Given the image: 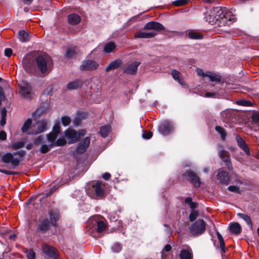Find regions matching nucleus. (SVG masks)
I'll return each mask as SVG.
<instances>
[{"instance_id": "nucleus-27", "label": "nucleus", "mask_w": 259, "mask_h": 259, "mask_svg": "<svg viewBox=\"0 0 259 259\" xmlns=\"http://www.w3.org/2000/svg\"><path fill=\"white\" fill-rule=\"evenodd\" d=\"M229 230L231 233L238 235L241 231V227L238 223H232L230 224Z\"/></svg>"}, {"instance_id": "nucleus-11", "label": "nucleus", "mask_w": 259, "mask_h": 259, "mask_svg": "<svg viewBox=\"0 0 259 259\" xmlns=\"http://www.w3.org/2000/svg\"><path fill=\"white\" fill-rule=\"evenodd\" d=\"M140 64L141 62L137 61L128 62L124 65L123 72L128 74L134 75L137 73L138 67Z\"/></svg>"}, {"instance_id": "nucleus-59", "label": "nucleus", "mask_w": 259, "mask_h": 259, "mask_svg": "<svg viewBox=\"0 0 259 259\" xmlns=\"http://www.w3.org/2000/svg\"><path fill=\"white\" fill-rule=\"evenodd\" d=\"M102 177L104 180H108L111 177V175L109 172H106L103 175Z\"/></svg>"}, {"instance_id": "nucleus-33", "label": "nucleus", "mask_w": 259, "mask_h": 259, "mask_svg": "<svg viewBox=\"0 0 259 259\" xmlns=\"http://www.w3.org/2000/svg\"><path fill=\"white\" fill-rule=\"evenodd\" d=\"M232 111L231 109H226L221 113V115L224 122H227L232 116Z\"/></svg>"}, {"instance_id": "nucleus-15", "label": "nucleus", "mask_w": 259, "mask_h": 259, "mask_svg": "<svg viewBox=\"0 0 259 259\" xmlns=\"http://www.w3.org/2000/svg\"><path fill=\"white\" fill-rule=\"evenodd\" d=\"M42 250L46 255L57 259L58 253L57 250L53 247L47 244H44L42 246Z\"/></svg>"}, {"instance_id": "nucleus-34", "label": "nucleus", "mask_w": 259, "mask_h": 259, "mask_svg": "<svg viewBox=\"0 0 259 259\" xmlns=\"http://www.w3.org/2000/svg\"><path fill=\"white\" fill-rule=\"evenodd\" d=\"M110 131L111 126L110 125H104L100 127L99 133L102 137L106 138Z\"/></svg>"}, {"instance_id": "nucleus-52", "label": "nucleus", "mask_w": 259, "mask_h": 259, "mask_svg": "<svg viewBox=\"0 0 259 259\" xmlns=\"http://www.w3.org/2000/svg\"><path fill=\"white\" fill-rule=\"evenodd\" d=\"M228 190L231 192H239V187L237 186H230Z\"/></svg>"}, {"instance_id": "nucleus-32", "label": "nucleus", "mask_w": 259, "mask_h": 259, "mask_svg": "<svg viewBox=\"0 0 259 259\" xmlns=\"http://www.w3.org/2000/svg\"><path fill=\"white\" fill-rule=\"evenodd\" d=\"M237 215L246 223L251 230L253 229V226L250 217L243 213H238Z\"/></svg>"}, {"instance_id": "nucleus-3", "label": "nucleus", "mask_w": 259, "mask_h": 259, "mask_svg": "<svg viewBox=\"0 0 259 259\" xmlns=\"http://www.w3.org/2000/svg\"><path fill=\"white\" fill-rule=\"evenodd\" d=\"M87 193L93 199H101L106 195L105 186L101 182H97L93 185L92 189L88 190Z\"/></svg>"}, {"instance_id": "nucleus-61", "label": "nucleus", "mask_w": 259, "mask_h": 259, "mask_svg": "<svg viewBox=\"0 0 259 259\" xmlns=\"http://www.w3.org/2000/svg\"><path fill=\"white\" fill-rule=\"evenodd\" d=\"M58 187L56 185L53 186L52 189L50 190V192L49 193L47 194V196L51 195L52 193H53L55 191H56L58 189Z\"/></svg>"}, {"instance_id": "nucleus-49", "label": "nucleus", "mask_w": 259, "mask_h": 259, "mask_svg": "<svg viewBox=\"0 0 259 259\" xmlns=\"http://www.w3.org/2000/svg\"><path fill=\"white\" fill-rule=\"evenodd\" d=\"M75 54V51L73 49H68L66 52V56L68 58H72Z\"/></svg>"}, {"instance_id": "nucleus-56", "label": "nucleus", "mask_w": 259, "mask_h": 259, "mask_svg": "<svg viewBox=\"0 0 259 259\" xmlns=\"http://www.w3.org/2000/svg\"><path fill=\"white\" fill-rule=\"evenodd\" d=\"M196 72L198 75L205 77V72H204L202 69L197 68L196 69Z\"/></svg>"}, {"instance_id": "nucleus-50", "label": "nucleus", "mask_w": 259, "mask_h": 259, "mask_svg": "<svg viewBox=\"0 0 259 259\" xmlns=\"http://www.w3.org/2000/svg\"><path fill=\"white\" fill-rule=\"evenodd\" d=\"M24 146L23 142H17L13 144V148L14 149H18L22 148Z\"/></svg>"}, {"instance_id": "nucleus-47", "label": "nucleus", "mask_w": 259, "mask_h": 259, "mask_svg": "<svg viewBox=\"0 0 259 259\" xmlns=\"http://www.w3.org/2000/svg\"><path fill=\"white\" fill-rule=\"evenodd\" d=\"M120 250H121L120 245L118 243H115L111 247V250L113 252L118 253L120 251Z\"/></svg>"}, {"instance_id": "nucleus-53", "label": "nucleus", "mask_w": 259, "mask_h": 259, "mask_svg": "<svg viewBox=\"0 0 259 259\" xmlns=\"http://www.w3.org/2000/svg\"><path fill=\"white\" fill-rule=\"evenodd\" d=\"M152 136V133L151 132H147L142 134V138L144 139H149Z\"/></svg>"}, {"instance_id": "nucleus-16", "label": "nucleus", "mask_w": 259, "mask_h": 259, "mask_svg": "<svg viewBox=\"0 0 259 259\" xmlns=\"http://www.w3.org/2000/svg\"><path fill=\"white\" fill-rule=\"evenodd\" d=\"M217 178L220 183L224 185H228L230 179L228 173L221 169L218 170Z\"/></svg>"}, {"instance_id": "nucleus-9", "label": "nucleus", "mask_w": 259, "mask_h": 259, "mask_svg": "<svg viewBox=\"0 0 259 259\" xmlns=\"http://www.w3.org/2000/svg\"><path fill=\"white\" fill-rule=\"evenodd\" d=\"M34 144L36 146L41 145L39 151L43 154L49 152L53 147L50 144H46V139L44 135L39 136L37 138L35 139L34 140Z\"/></svg>"}, {"instance_id": "nucleus-13", "label": "nucleus", "mask_w": 259, "mask_h": 259, "mask_svg": "<svg viewBox=\"0 0 259 259\" xmlns=\"http://www.w3.org/2000/svg\"><path fill=\"white\" fill-rule=\"evenodd\" d=\"M19 86L22 96L25 98L30 99L32 96L31 85L27 82L22 81Z\"/></svg>"}, {"instance_id": "nucleus-7", "label": "nucleus", "mask_w": 259, "mask_h": 259, "mask_svg": "<svg viewBox=\"0 0 259 259\" xmlns=\"http://www.w3.org/2000/svg\"><path fill=\"white\" fill-rule=\"evenodd\" d=\"M1 161L6 164L10 163L12 168H15L19 165L21 160L19 158H14L13 153L7 152L1 156Z\"/></svg>"}, {"instance_id": "nucleus-35", "label": "nucleus", "mask_w": 259, "mask_h": 259, "mask_svg": "<svg viewBox=\"0 0 259 259\" xmlns=\"http://www.w3.org/2000/svg\"><path fill=\"white\" fill-rule=\"evenodd\" d=\"M217 235L218 239L220 241V247L221 249V253L222 254L223 253H225L226 252L225 242L222 236L218 231L217 232Z\"/></svg>"}, {"instance_id": "nucleus-21", "label": "nucleus", "mask_w": 259, "mask_h": 259, "mask_svg": "<svg viewBox=\"0 0 259 259\" xmlns=\"http://www.w3.org/2000/svg\"><path fill=\"white\" fill-rule=\"evenodd\" d=\"M144 29L146 30H154L155 31L162 30L164 29V26L160 23L151 21L147 23L144 26Z\"/></svg>"}, {"instance_id": "nucleus-42", "label": "nucleus", "mask_w": 259, "mask_h": 259, "mask_svg": "<svg viewBox=\"0 0 259 259\" xmlns=\"http://www.w3.org/2000/svg\"><path fill=\"white\" fill-rule=\"evenodd\" d=\"M66 141L65 139L62 137L56 140L55 144L54 145V147L56 146H62L66 144Z\"/></svg>"}, {"instance_id": "nucleus-64", "label": "nucleus", "mask_w": 259, "mask_h": 259, "mask_svg": "<svg viewBox=\"0 0 259 259\" xmlns=\"http://www.w3.org/2000/svg\"><path fill=\"white\" fill-rule=\"evenodd\" d=\"M6 123V117H1V120L0 121V123L1 126H4Z\"/></svg>"}, {"instance_id": "nucleus-23", "label": "nucleus", "mask_w": 259, "mask_h": 259, "mask_svg": "<svg viewBox=\"0 0 259 259\" xmlns=\"http://www.w3.org/2000/svg\"><path fill=\"white\" fill-rule=\"evenodd\" d=\"M50 223L52 226L56 227V221L59 219V211L57 209L51 210L49 212Z\"/></svg>"}, {"instance_id": "nucleus-6", "label": "nucleus", "mask_w": 259, "mask_h": 259, "mask_svg": "<svg viewBox=\"0 0 259 259\" xmlns=\"http://www.w3.org/2000/svg\"><path fill=\"white\" fill-rule=\"evenodd\" d=\"M175 125L173 122L170 120H164L158 126V132L163 136H167L173 133Z\"/></svg>"}, {"instance_id": "nucleus-17", "label": "nucleus", "mask_w": 259, "mask_h": 259, "mask_svg": "<svg viewBox=\"0 0 259 259\" xmlns=\"http://www.w3.org/2000/svg\"><path fill=\"white\" fill-rule=\"evenodd\" d=\"M193 251L189 246L183 247L180 250L179 257L180 259H193Z\"/></svg>"}, {"instance_id": "nucleus-43", "label": "nucleus", "mask_w": 259, "mask_h": 259, "mask_svg": "<svg viewBox=\"0 0 259 259\" xmlns=\"http://www.w3.org/2000/svg\"><path fill=\"white\" fill-rule=\"evenodd\" d=\"M61 121L62 124L64 126H68L70 124L71 121L70 118L67 116H62L61 118Z\"/></svg>"}, {"instance_id": "nucleus-20", "label": "nucleus", "mask_w": 259, "mask_h": 259, "mask_svg": "<svg viewBox=\"0 0 259 259\" xmlns=\"http://www.w3.org/2000/svg\"><path fill=\"white\" fill-rule=\"evenodd\" d=\"M91 142V138L87 137L81 141L78 145L76 148V152L78 153H84L89 147Z\"/></svg>"}, {"instance_id": "nucleus-14", "label": "nucleus", "mask_w": 259, "mask_h": 259, "mask_svg": "<svg viewBox=\"0 0 259 259\" xmlns=\"http://www.w3.org/2000/svg\"><path fill=\"white\" fill-rule=\"evenodd\" d=\"M219 155L222 159L225 162L228 169L232 170L233 167L231 162L229 152L221 147L219 151Z\"/></svg>"}, {"instance_id": "nucleus-1", "label": "nucleus", "mask_w": 259, "mask_h": 259, "mask_svg": "<svg viewBox=\"0 0 259 259\" xmlns=\"http://www.w3.org/2000/svg\"><path fill=\"white\" fill-rule=\"evenodd\" d=\"M203 15V19L206 22L211 25L218 24L220 27L230 25L231 21L235 19L226 8L221 7L206 10Z\"/></svg>"}, {"instance_id": "nucleus-36", "label": "nucleus", "mask_w": 259, "mask_h": 259, "mask_svg": "<svg viewBox=\"0 0 259 259\" xmlns=\"http://www.w3.org/2000/svg\"><path fill=\"white\" fill-rule=\"evenodd\" d=\"M19 39L22 42H25L28 40V34L24 30L19 31Z\"/></svg>"}, {"instance_id": "nucleus-8", "label": "nucleus", "mask_w": 259, "mask_h": 259, "mask_svg": "<svg viewBox=\"0 0 259 259\" xmlns=\"http://www.w3.org/2000/svg\"><path fill=\"white\" fill-rule=\"evenodd\" d=\"M98 62L91 59H85L82 62L80 66V70L85 71H92L96 70L99 67Z\"/></svg>"}, {"instance_id": "nucleus-58", "label": "nucleus", "mask_w": 259, "mask_h": 259, "mask_svg": "<svg viewBox=\"0 0 259 259\" xmlns=\"http://www.w3.org/2000/svg\"><path fill=\"white\" fill-rule=\"evenodd\" d=\"M7 138V135L6 133L4 131L0 132V140L4 141Z\"/></svg>"}, {"instance_id": "nucleus-62", "label": "nucleus", "mask_w": 259, "mask_h": 259, "mask_svg": "<svg viewBox=\"0 0 259 259\" xmlns=\"http://www.w3.org/2000/svg\"><path fill=\"white\" fill-rule=\"evenodd\" d=\"M5 95H4V90H2V92H0V106L2 104V101L4 100L5 99Z\"/></svg>"}, {"instance_id": "nucleus-46", "label": "nucleus", "mask_w": 259, "mask_h": 259, "mask_svg": "<svg viewBox=\"0 0 259 259\" xmlns=\"http://www.w3.org/2000/svg\"><path fill=\"white\" fill-rule=\"evenodd\" d=\"M252 120L253 123L259 126V113L255 112L252 114Z\"/></svg>"}, {"instance_id": "nucleus-44", "label": "nucleus", "mask_w": 259, "mask_h": 259, "mask_svg": "<svg viewBox=\"0 0 259 259\" xmlns=\"http://www.w3.org/2000/svg\"><path fill=\"white\" fill-rule=\"evenodd\" d=\"M81 119V114L80 113H77V115L73 120L74 125L76 126H78L80 123Z\"/></svg>"}, {"instance_id": "nucleus-2", "label": "nucleus", "mask_w": 259, "mask_h": 259, "mask_svg": "<svg viewBox=\"0 0 259 259\" xmlns=\"http://www.w3.org/2000/svg\"><path fill=\"white\" fill-rule=\"evenodd\" d=\"M35 61L37 67L41 73L48 74L50 72L53 66L50 57L39 56L36 58Z\"/></svg>"}, {"instance_id": "nucleus-38", "label": "nucleus", "mask_w": 259, "mask_h": 259, "mask_svg": "<svg viewBox=\"0 0 259 259\" xmlns=\"http://www.w3.org/2000/svg\"><path fill=\"white\" fill-rule=\"evenodd\" d=\"M32 123L31 119L30 118H28L24 123L21 130L23 133L26 132L30 127Z\"/></svg>"}, {"instance_id": "nucleus-41", "label": "nucleus", "mask_w": 259, "mask_h": 259, "mask_svg": "<svg viewBox=\"0 0 259 259\" xmlns=\"http://www.w3.org/2000/svg\"><path fill=\"white\" fill-rule=\"evenodd\" d=\"M171 75L173 78L178 81L180 83H182L180 79V72L176 70H172L171 71Z\"/></svg>"}, {"instance_id": "nucleus-48", "label": "nucleus", "mask_w": 259, "mask_h": 259, "mask_svg": "<svg viewBox=\"0 0 259 259\" xmlns=\"http://www.w3.org/2000/svg\"><path fill=\"white\" fill-rule=\"evenodd\" d=\"M198 215V212L195 210H192L189 215V220L191 222L195 221Z\"/></svg>"}, {"instance_id": "nucleus-10", "label": "nucleus", "mask_w": 259, "mask_h": 259, "mask_svg": "<svg viewBox=\"0 0 259 259\" xmlns=\"http://www.w3.org/2000/svg\"><path fill=\"white\" fill-rule=\"evenodd\" d=\"M88 222L89 224L97 225L96 229L98 232H103L106 228V224L102 220L100 215L93 217L88 220Z\"/></svg>"}, {"instance_id": "nucleus-28", "label": "nucleus", "mask_w": 259, "mask_h": 259, "mask_svg": "<svg viewBox=\"0 0 259 259\" xmlns=\"http://www.w3.org/2000/svg\"><path fill=\"white\" fill-rule=\"evenodd\" d=\"M80 21V16L76 14H71L68 16V21L71 25L77 24Z\"/></svg>"}, {"instance_id": "nucleus-19", "label": "nucleus", "mask_w": 259, "mask_h": 259, "mask_svg": "<svg viewBox=\"0 0 259 259\" xmlns=\"http://www.w3.org/2000/svg\"><path fill=\"white\" fill-rule=\"evenodd\" d=\"M37 130L36 131L32 130L28 133L29 135H37L45 132L47 129V121L45 120H41L37 122Z\"/></svg>"}, {"instance_id": "nucleus-60", "label": "nucleus", "mask_w": 259, "mask_h": 259, "mask_svg": "<svg viewBox=\"0 0 259 259\" xmlns=\"http://www.w3.org/2000/svg\"><path fill=\"white\" fill-rule=\"evenodd\" d=\"M14 154L18 155L20 157H22L25 155V151L24 150H20L14 153Z\"/></svg>"}, {"instance_id": "nucleus-37", "label": "nucleus", "mask_w": 259, "mask_h": 259, "mask_svg": "<svg viewBox=\"0 0 259 259\" xmlns=\"http://www.w3.org/2000/svg\"><path fill=\"white\" fill-rule=\"evenodd\" d=\"M215 129L220 134L222 140H225L227 135L225 130L220 126H216Z\"/></svg>"}, {"instance_id": "nucleus-39", "label": "nucleus", "mask_w": 259, "mask_h": 259, "mask_svg": "<svg viewBox=\"0 0 259 259\" xmlns=\"http://www.w3.org/2000/svg\"><path fill=\"white\" fill-rule=\"evenodd\" d=\"M188 36L191 39H199L202 38V36L201 34L195 32H189Z\"/></svg>"}, {"instance_id": "nucleus-63", "label": "nucleus", "mask_w": 259, "mask_h": 259, "mask_svg": "<svg viewBox=\"0 0 259 259\" xmlns=\"http://www.w3.org/2000/svg\"><path fill=\"white\" fill-rule=\"evenodd\" d=\"M1 117H5L7 116V110L5 108H3L1 109Z\"/></svg>"}, {"instance_id": "nucleus-31", "label": "nucleus", "mask_w": 259, "mask_h": 259, "mask_svg": "<svg viewBox=\"0 0 259 259\" xmlns=\"http://www.w3.org/2000/svg\"><path fill=\"white\" fill-rule=\"evenodd\" d=\"M116 45L113 41H109L105 44L104 51L106 53L112 52L116 48Z\"/></svg>"}, {"instance_id": "nucleus-18", "label": "nucleus", "mask_w": 259, "mask_h": 259, "mask_svg": "<svg viewBox=\"0 0 259 259\" xmlns=\"http://www.w3.org/2000/svg\"><path fill=\"white\" fill-rule=\"evenodd\" d=\"M235 140L238 146L246 153L248 156L250 155V150L245 141L238 134H235Z\"/></svg>"}, {"instance_id": "nucleus-54", "label": "nucleus", "mask_w": 259, "mask_h": 259, "mask_svg": "<svg viewBox=\"0 0 259 259\" xmlns=\"http://www.w3.org/2000/svg\"><path fill=\"white\" fill-rule=\"evenodd\" d=\"M0 172L7 175H12L16 174L15 172L11 170L0 169Z\"/></svg>"}, {"instance_id": "nucleus-57", "label": "nucleus", "mask_w": 259, "mask_h": 259, "mask_svg": "<svg viewBox=\"0 0 259 259\" xmlns=\"http://www.w3.org/2000/svg\"><path fill=\"white\" fill-rule=\"evenodd\" d=\"M204 96L206 98H215L217 97V95L215 93L208 92L205 94Z\"/></svg>"}, {"instance_id": "nucleus-51", "label": "nucleus", "mask_w": 259, "mask_h": 259, "mask_svg": "<svg viewBox=\"0 0 259 259\" xmlns=\"http://www.w3.org/2000/svg\"><path fill=\"white\" fill-rule=\"evenodd\" d=\"M26 256L27 259H34L35 253L33 250H30L27 252Z\"/></svg>"}, {"instance_id": "nucleus-55", "label": "nucleus", "mask_w": 259, "mask_h": 259, "mask_svg": "<svg viewBox=\"0 0 259 259\" xmlns=\"http://www.w3.org/2000/svg\"><path fill=\"white\" fill-rule=\"evenodd\" d=\"M12 53V50L10 48H7L5 50V55L7 57H10Z\"/></svg>"}, {"instance_id": "nucleus-30", "label": "nucleus", "mask_w": 259, "mask_h": 259, "mask_svg": "<svg viewBox=\"0 0 259 259\" xmlns=\"http://www.w3.org/2000/svg\"><path fill=\"white\" fill-rule=\"evenodd\" d=\"M57 137L58 136L55 135L54 133H50L46 135L45 138L46 141H47L48 143L53 147H54Z\"/></svg>"}, {"instance_id": "nucleus-25", "label": "nucleus", "mask_w": 259, "mask_h": 259, "mask_svg": "<svg viewBox=\"0 0 259 259\" xmlns=\"http://www.w3.org/2000/svg\"><path fill=\"white\" fill-rule=\"evenodd\" d=\"M205 77L209 78L212 82H219L221 80V76L219 73H214L210 71L205 72Z\"/></svg>"}, {"instance_id": "nucleus-40", "label": "nucleus", "mask_w": 259, "mask_h": 259, "mask_svg": "<svg viewBox=\"0 0 259 259\" xmlns=\"http://www.w3.org/2000/svg\"><path fill=\"white\" fill-rule=\"evenodd\" d=\"M61 130L60 127V123L59 122L55 123L54 125L52 130V133H54L55 135L58 136V135L60 133Z\"/></svg>"}, {"instance_id": "nucleus-5", "label": "nucleus", "mask_w": 259, "mask_h": 259, "mask_svg": "<svg viewBox=\"0 0 259 259\" xmlns=\"http://www.w3.org/2000/svg\"><path fill=\"white\" fill-rule=\"evenodd\" d=\"M190 233L193 236H198L205 230V223L202 219L195 221L189 227Z\"/></svg>"}, {"instance_id": "nucleus-24", "label": "nucleus", "mask_w": 259, "mask_h": 259, "mask_svg": "<svg viewBox=\"0 0 259 259\" xmlns=\"http://www.w3.org/2000/svg\"><path fill=\"white\" fill-rule=\"evenodd\" d=\"M83 82L79 79L70 82L67 84V88L68 90H78L81 88Z\"/></svg>"}, {"instance_id": "nucleus-29", "label": "nucleus", "mask_w": 259, "mask_h": 259, "mask_svg": "<svg viewBox=\"0 0 259 259\" xmlns=\"http://www.w3.org/2000/svg\"><path fill=\"white\" fill-rule=\"evenodd\" d=\"M49 223L47 219L44 220L38 226L37 230L39 232H44L48 230Z\"/></svg>"}, {"instance_id": "nucleus-26", "label": "nucleus", "mask_w": 259, "mask_h": 259, "mask_svg": "<svg viewBox=\"0 0 259 259\" xmlns=\"http://www.w3.org/2000/svg\"><path fill=\"white\" fill-rule=\"evenodd\" d=\"M122 64L121 60L120 59H116L112 61L106 68V71L109 72V71L113 69H117Z\"/></svg>"}, {"instance_id": "nucleus-22", "label": "nucleus", "mask_w": 259, "mask_h": 259, "mask_svg": "<svg viewBox=\"0 0 259 259\" xmlns=\"http://www.w3.org/2000/svg\"><path fill=\"white\" fill-rule=\"evenodd\" d=\"M156 32L155 31L152 32H144L139 31L135 34V37L138 38H152L156 35Z\"/></svg>"}, {"instance_id": "nucleus-12", "label": "nucleus", "mask_w": 259, "mask_h": 259, "mask_svg": "<svg viewBox=\"0 0 259 259\" xmlns=\"http://www.w3.org/2000/svg\"><path fill=\"white\" fill-rule=\"evenodd\" d=\"M183 176L192 183L195 187L198 188L200 187L201 184L200 180L195 172L188 171L183 174Z\"/></svg>"}, {"instance_id": "nucleus-4", "label": "nucleus", "mask_w": 259, "mask_h": 259, "mask_svg": "<svg viewBox=\"0 0 259 259\" xmlns=\"http://www.w3.org/2000/svg\"><path fill=\"white\" fill-rule=\"evenodd\" d=\"M85 134L86 132L84 130H80L76 132L74 130L68 128L64 132V135L69 144H73L78 141L81 137H83Z\"/></svg>"}, {"instance_id": "nucleus-45", "label": "nucleus", "mask_w": 259, "mask_h": 259, "mask_svg": "<svg viewBox=\"0 0 259 259\" xmlns=\"http://www.w3.org/2000/svg\"><path fill=\"white\" fill-rule=\"evenodd\" d=\"M188 0H176L172 2V5L175 6H181L186 5Z\"/></svg>"}]
</instances>
